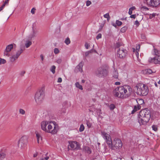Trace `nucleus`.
Listing matches in <instances>:
<instances>
[{
    "label": "nucleus",
    "mask_w": 160,
    "mask_h": 160,
    "mask_svg": "<svg viewBox=\"0 0 160 160\" xmlns=\"http://www.w3.org/2000/svg\"><path fill=\"white\" fill-rule=\"evenodd\" d=\"M132 92V88L128 85L120 86L116 88L113 91L115 97L120 98H126L130 96Z\"/></svg>",
    "instance_id": "1"
},
{
    "label": "nucleus",
    "mask_w": 160,
    "mask_h": 160,
    "mask_svg": "<svg viewBox=\"0 0 160 160\" xmlns=\"http://www.w3.org/2000/svg\"><path fill=\"white\" fill-rule=\"evenodd\" d=\"M101 134L109 147L112 148H113L114 147L116 149H119L122 146V142L120 139L116 138L112 141L109 134L105 132H102Z\"/></svg>",
    "instance_id": "2"
},
{
    "label": "nucleus",
    "mask_w": 160,
    "mask_h": 160,
    "mask_svg": "<svg viewBox=\"0 0 160 160\" xmlns=\"http://www.w3.org/2000/svg\"><path fill=\"white\" fill-rule=\"evenodd\" d=\"M151 118L150 111L147 109L142 110L139 112L138 118L140 125H145Z\"/></svg>",
    "instance_id": "3"
},
{
    "label": "nucleus",
    "mask_w": 160,
    "mask_h": 160,
    "mask_svg": "<svg viewBox=\"0 0 160 160\" xmlns=\"http://www.w3.org/2000/svg\"><path fill=\"white\" fill-rule=\"evenodd\" d=\"M45 88L42 87L37 91L35 95V99L36 103L40 104L42 102L45 96Z\"/></svg>",
    "instance_id": "4"
},
{
    "label": "nucleus",
    "mask_w": 160,
    "mask_h": 160,
    "mask_svg": "<svg viewBox=\"0 0 160 160\" xmlns=\"http://www.w3.org/2000/svg\"><path fill=\"white\" fill-rule=\"evenodd\" d=\"M137 94L139 95L146 96L148 92V87L146 85L142 83L138 84L137 86Z\"/></svg>",
    "instance_id": "5"
},
{
    "label": "nucleus",
    "mask_w": 160,
    "mask_h": 160,
    "mask_svg": "<svg viewBox=\"0 0 160 160\" xmlns=\"http://www.w3.org/2000/svg\"><path fill=\"white\" fill-rule=\"evenodd\" d=\"M58 127V125L56 122L54 121H49V123L47 126V130L46 132L55 134L57 133Z\"/></svg>",
    "instance_id": "6"
},
{
    "label": "nucleus",
    "mask_w": 160,
    "mask_h": 160,
    "mask_svg": "<svg viewBox=\"0 0 160 160\" xmlns=\"http://www.w3.org/2000/svg\"><path fill=\"white\" fill-rule=\"evenodd\" d=\"M29 137L24 135L18 141V144L21 149H25L27 147L28 141Z\"/></svg>",
    "instance_id": "7"
},
{
    "label": "nucleus",
    "mask_w": 160,
    "mask_h": 160,
    "mask_svg": "<svg viewBox=\"0 0 160 160\" xmlns=\"http://www.w3.org/2000/svg\"><path fill=\"white\" fill-rule=\"evenodd\" d=\"M108 73V71L107 69L102 67L99 68L95 72L96 75L99 77L106 76Z\"/></svg>",
    "instance_id": "8"
},
{
    "label": "nucleus",
    "mask_w": 160,
    "mask_h": 160,
    "mask_svg": "<svg viewBox=\"0 0 160 160\" xmlns=\"http://www.w3.org/2000/svg\"><path fill=\"white\" fill-rule=\"evenodd\" d=\"M24 50V48H21L20 49L18 50L15 53L12 54L10 57V61L13 62L17 60Z\"/></svg>",
    "instance_id": "9"
},
{
    "label": "nucleus",
    "mask_w": 160,
    "mask_h": 160,
    "mask_svg": "<svg viewBox=\"0 0 160 160\" xmlns=\"http://www.w3.org/2000/svg\"><path fill=\"white\" fill-rule=\"evenodd\" d=\"M148 6L156 8L160 5V0H146Z\"/></svg>",
    "instance_id": "10"
},
{
    "label": "nucleus",
    "mask_w": 160,
    "mask_h": 160,
    "mask_svg": "<svg viewBox=\"0 0 160 160\" xmlns=\"http://www.w3.org/2000/svg\"><path fill=\"white\" fill-rule=\"evenodd\" d=\"M149 62L155 64H159L160 63V55H156L152 58L150 57L148 59Z\"/></svg>",
    "instance_id": "11"
},
{
    "label": "nucleus",
    "mask_w": 160,
    "mask_h": 160,
    "mask_svg": "<svg viewBox=\"0 0 160 160\" xmlns=\"http://www.w3.org/2000/svg\"><path fill=\"white\" fill-rule=\"evenodd\" d=\"M127 54V51L123 48L119 49L117 51L118 57L120 58H123L126 56Z\"/></svg>",
    "instance_id": "12"
},
{
    "label": "nucleus",
    "mask_w": 160,
    "mask_h": 160,
    "mask_svg": "<svg viewBox=\"0 0 160 160\" xmlns=\"http://www.w3.org/2000/svg\"><path fill=\"white\" fill-rule=\"evenodd\" d=\"M49 123V121L45 120L42 122L41 123V129L45 132L47 130V127Z\"/></svg>",
    "instance_id": "13"
},
{
    "label": "nucleus",
    "mask_w": 160,
    "mask_h": 160,
    "mask_svg": "<svg viewBox=\"0 0 160 160\" xmlns=\"http://www.w3.org/2000/svg\"><path fill=\"white\" fill-rule=\"evenodd\" d=\"M69 144L71 148L74 149L78 150L80 148L79 143L75 141L69 142Z\"/></svg>",
    "instance_id": "14"
},
{
    "label": "nucleus",
    "mask_w": 160,
    "mask_h": 160,
    "mask_svg": "<svg viewBox=\"0 0 160 160\" xmlns=\"http://www.w3.org/2000/svg\"><path fill=\"white\" fill-rule=\"evenodd\" d=\"M83 65V62H81L78 65H77L75 68V71L76 72H82V67Z\"/></svg>",
    "instance_id": "15"
},
{
    "label": "nucleus",
    "mask_w": 160,
    "mask_h": 160,
    "mask_svg": "<svg viewBox=\"0 0 160 160\" xmlns=\"http://www.w3.org/2000/svg\"><path fill=\"white\" fill-rule=\"evenodd\" d=\"M38 32L37 30L34 27H32V32L29 36V38L32 39L36 36L37 33Z\"/></svg>",
    "instance_id": "16"
},
{
    "label": "nucleus",
    "mask_w": 160,
    "mask_h": 160,
    "mask_svg": "<svg viewBox=\"0 0 160 160\" xmlns=\"http://www.w3.org/2000/svg\"><path fill=\"white\" fill-rule=\"evenodd\" d=\"M6 156V152L5 149H2L0 151V160L4 159Z\"/></svg>",
    "instance_id": "17"
},
{
    "label": "nucleus",
    "mask_w": 160,
    "mask_h": 160,
    "mask_svg": "<svg viewBox=\"0 0 160 160\" xmlns=\"http://www.w3.org/2000/svg\"><path fill=\"white\" fill-rule=\"evenodd\" d=\"M83 150L88 154H90L92 153V150L91 148L88 146H85L83 147Z\"/></svg>",
    "instance_id": "18"
},
{
    "label": "nucleus",
    "mask_w": 160,
    "mask_h": 160,
    "mask_svg": "<svg viewBox=\"0 0 160 160\" xmlns=\"http://www.w3.org/2000/svg\"><path fill=\"white\" fill-rule=\"evenodd\" d=\"M112 77L115 79H118V73L117 69L114 68V70L112 72Z\"/></svg>",
    "instance_id": "19"
},
{
    "label": "nucleus",
    "mask_w": 160,
    "mask_h": 160,
    "mask_svg": "<svg viewBox=\"0 0 160 160\" xmlns=\"http://www.w3.org/2000/svg\"><path fill=\"white\" fill-rule=\"evenodd\" d=\"M97 105H98L96 104L92 105L90 106L89 109V111L91 112H94L96 111V110L97 108Z\"/></svg>",
    "instance_id": "20"
},
{
    "label": "nucleus",
    "mask_w": 160,
    "mask_h": 160,
    "mask_svg": "<svg viewBox=\"0 0 160 160\" xmlns=\"http://www.w3.org/2000/svg\"><path fill=\"white\" fill-rule=\"evenodd\" d=\"M141 107L140 105H138L137 106H134V109L132 112V113H133L135 112H136L137 110L140 109L141 108Z\"/></svg>",
    "instance_id": "21"
},
{
    "label": "nucleus",
    "mask_w": 160,
    "mask_h": 160,
    "mask_svg": "<svg viewBox=\"0 0 160 160\" xmlns=\"http://www.w3.org/2000/svg\"><path fill=\"white\" fill-rule=\"evenodd\" d=\"M13 47V45L12 44H10L7 46L6 50L8 52H10L11 50L12 49Z\"/></svg>",
    "instance_id": "22"
},
{
    "label": "nucleus",
    "mask_w": 160,
    "mask_h": 160,
    "mask_svg": "<svg viewBox=\"0 0 160 160\" xmlns=\"http://www.w3.org/2000/svg\"><path fill=\"white\" fill-rule=\"evenodd\" d=\"M95 113V114L97 115H100L101 113V110L100 108H97L96 110V111L94 112Z\"/></svg>",
    "instance_id": "23"
},
{
    "label": "nucleus",
    "mask_w": 160,
    "mask_h": 160,
    "mask_svg": "<svg viewBox=\"0 0 160 160\" xmlns=\"http://www.w3.org/2000/svg\"><path fill=\"white\" fill-rule=\"evenodd\" d=\"M75 85L77 88H78L79 89L81 90H82L83 88L82 86L80 84L79 82H76L75 83Z\"/></svg>",
    "instance_id": "24"
},
{
    "label": "nucleus",
    "mask_w": 160,
    "mask_h": 160,
    "mask_svg": "<svg viewBox=\"0 0 160 160\" xmlns=\"http://www.w3.org/2000/svg\"><path fill=\"white\" fill-rule=\"evenodd\" d=\"M48 154V153H47L45 155V157H44V156H43L42 157L40 158V160H48L49 158V157L47 155Z\"/></svg>",
    "instance_id": "25"
},
{
    "label": "nucleus",
    "mask_w": 160,
    "mask_h": 160,
    "mask_svg": "<svg viewBox=\"0 0 160 160\" xmlns=\"http://www.w3.org/2000/svg\"><path fill=\"white\" fill-rule=\"evenodd\" d=\"M32 42L31 41H27L26 42L25 46L26 48L29 47L32 44Z\"/></svg>",
    "instance_id": "26"
},
{
    "label": "nucleus",
    "mask_w": 160,
    "mask_h": 160,
    "mask_svg": "<svg viewBox=\"0 0 160 160\" xmlns=\"http://www.w3.org/2000/svg\"><path fill=\"white\" fill-rule=\"evenodd\" d=\"M135 9L136 8L134 6H133L132 7L130 8L129 9L128 14L130 15H131L132 13V11Z\"/></svg>",
    "instance_id": "27"
},
{
    "label": "nucleus",
    "mask_w": 160,
    "mask_h": 160,
    "mask_svg": "<svg viewBox=\"0 0 160 160\" xmlns=\"http://www.w3.org/2000/svg\"><path fill=\"white\" fill-rule=\"evenodd\" d=\"M159 51H158L157 49L154 48L153 49V53L155 56L156 55H159Z\"/></svg>",
    "instance_id": "28"
},
{
    "label": "nucleus",
    "mask_w": 160,
    "mask_h": 160,
    "mask_svg": "<svg viewBox=\"0 0 160 160\" xmlns=\"http://www.w3.org/2000/svg\"><path fill=\"white\" fill-rule=\"evenodd\" d=\"M36 136L37 139V142L38 143H39L40 139V138L41 139V136L39 133H37L36 134Z\"/></svg>",
    "instance_id": "29"
},
{
    "label": "nucleus",
    "mask_w": 160,
    "mask_h": 160,
    "mask_svg": "<svg viewBox=\"0 0 160 160\" xmlns=\"http://www.w3.org/2000/svg\"><path fill=\"white\" fill-rule=\"evenodd\" d=\"M19 111V113L22 115L25 114L26 113L25 111L22 108H20Z\"/></svg>",
    "instance_id": "30"
},
{
    "label": "nucleus",
    "mask_w": 160,
    "mask_h": 160,
    "mask_svg": "<svg viewBox=\"0 0 160 160\" xmlns=\"http://www.w3.org/2000/svg\"><path fill=\"white\" fill-rule=\"evenodd\" d=\"M55 69L56 67L54 65L52 66L50 69V71L53 74H54L55 72Z\"/></svg>",
    "instance_id": "31"
},
{
    "label": "nucleus",
    "mask_w": 160,
    "mask_h": 160,
    "mask_svg": "<svg viewBox=\"0 0 160 160\" xmlns=\"http://www.w3.org/2000/svg\"><path fill=\"white\" fill-rule=\"evenodd\" d=\"M6 62V61L5 59L0 58V65L4 64Z\"/></svg>",
    "instance_id": "32"
},
{
    "label": "nucleus",
    "mask_w": 160,
    "mask_h": 160,
    "mask_svg": "<svg viewBox=\"0 0 160 160\" xmlns=\"http://www.w3.org/2000/svg\"><path fill=\"white\" fill-rule=\"evenodd\" d=\"M144 71L148 74H150L152 72V71L151 70L149 69H146Z\"/></svg>",
    "instance_id": "33"
},
{
    "label": "nucleus",
    "mask_w": 160,
    "mask_h": 160,
    "mask_svg": "<svg viewBox=\"0 0 160 160\" xmlns=\"http://www.w3.org/2000/svg\"><path fill=\"white\" fill-rule=\"evenodd\" d=\"M127 29V27H124L121 28L120 31L121 32L124 33L126 32Z\"/></svg>",
    "instance_id": "34"
},
{
    "label": "nucleus",
    "mask_w": 160,
    "mask_h": 160,
    "mask_svg": "<svg viewBox=\"0 0 160 160\" xmlns=\"http://www.w3.org/2000/svg\"><path fill=\"white\" fill-rule=\"evenodd\" d=\"M70 39L67 38L65 40L64 42L67 45H68L70 43Z\"/></svg>",
    "instance_id": "35"
},
{
    "label": "nucleus",
    "mask_w": 160,
    "mask_h": 160,
    "mask_svg": "<svg viewBox=\"0 0 160 160\" xmlns=\"http://www.w3.org/2000/svg\"><path fill=\"white\" fill-rule=\"evenodd\" d=\"M157 15L156 13H153L152 14H150L149 15V18L150 19H152L154 17H155L156 16H157Z\"/></svg>",
    "instance_id": "36"
},
{
    "label": "nucleus",
    "mask_w": 160,
    "mask_h": 160,
    "mask_svg": "<svg viewBox=\"0 0 160 160\" xmlns=\"http://www.w3.org/2000/svg\"><path fill=\"white\" fill-rule=\"evenodd\" d=\"M84 129V127L83 124L81 125L80 127L79 128V131L80 132H81L83 131Z\"/></svg>",
    "instance_id": "37"
},
{
    "label": "nucleus",
    "mask_w": 160,
    "mask_h": 160,
    "mask_svg": "<svg viewBox=\"0 0 160 160\" xmlns=\"http://www.w3.org/2000/svg\"><path fill=\"white\" fill-rule=\"evenodd\" d=\"M104 18H107L108 20H109L110 19V17L108 13H106L103 16Z\"/></svg>",
    "instance_id": "38"
},
{
    "label": "nucleus",
    "mask_w": 160,
    "mask_h": 160,
    "mask_svg": "<svg viewBox=\"0 0 160 160\" xmlns=\"http://www.w3.org/2000/svg\"><path fill=\"white\" fill-rule=\"evenodd\" d=\"M109 108L111 110H113L115 108V106L114 104H111L109 105Z\"/></svg>",
    "instance_id": "39"
},
{
    "label": "nucleus",
    "mask_w": 160,
    "mask_h": 160,
    "mask_svg": "<svg viewBox=\"0 0 160 160\" xmlns=\"http://www.w3.org/2000/svg\"><path fill=\"white\" fill-rule=\"evenodd\" d=\"M59 50L57 48H55L54 49V52L55 54H57L59 52Z\"/></svg>",
    "instance_id": "40"
},
{
    "label": "nucleus",
    "mask_w": 160,
    "mask_h": 160,
    "mask_svg": "<svg viewBox=\"0 0 160 160\" xmlns=\"http://www.w3.org/2000/svg\"><path fill=\"white\" fill-rule=\"evenodd\" d=\"M140 48V45H138L137 46H136V51H137V52L138 53V56H137V53H136V55L137 56L138 58V51H139V49Z\"/></svg>",
    "instance_id": "41"
},
{
    "label": "nucleus",
    "mask_w": 160,
    "mask_h": 160,
    "mask_svg": "<svg viewBox=\"0 0 160 160\" xmlns=\"http://www.w3.org/2000/svg\"><path fill=\"white\" fill-rule=\"evenodd\" d=\"M62 60L61 58H59L57 59L56 62L58 64H60L62 62Z\"/></svg>",
    "instance_id": "42"
},
{
    "label": "nucleus",
    "mask_w": 160,
    "mask_h": 160,
    "mask_svg": "<svg viewBox=\"0 0 160 160\" xmlns=\"http://www.w3.org/2000/svg\"><path fill=\"white\" fill-rule=\"evenodd\" d=\"M116 23L117 25L118 26H120L122 24V22L119 20H117L116 22Z\"/></svg>",
    "instance_id": "43"
},
{
    "label": "nucleus",
    "mask_w": 160,
    "mask_h": 160,
    "mask_svg": "<svg viewBox=\"0 0 160 160\" xmlns=\"http://www.w3.org/2000/svg\"><path fill=\"white\" fill-rule=\"evenodd\" d=\"M36 10V8H33L31 11V13H32V14H34Z\"/></svg>",
    "instance_id": "44"
},
{
    "label": "nucleus",
    "mask_w": 160,
    "mask_h": 160,
    "mask_svg": "<svg viewBox=\"0 0 160 160\" xmlns=\"http://www.w3.org/2000/svg\"><path fill=\"white\" fill-rule=\"evenodd\" d=\"M9 52H8L6 50V51H5L4 53V55L9 57L10 56Z\"/></svg>",
    "instance_id": "45"
},
{
    "label": "nucleus",
    "mask_w": 160,
    "mask_h": 160,
    "mask_svg": "<svg viewBox=\"0 0 160 160\" xmlns=\"http://www.w3.org/2000/svg\"><path fill=\"white\" fill-rule=\"evenodd\" d=\"M152 130L155 131H157L158 130L157 127L156 126L154 125H153L152 126Z\"/></svg>",
    "instance_id": "46"
},
{
    "label": "nucleus",
    "mask_w": 160,
    "mask_h": 160,
    "mask_svg": "<svg viewBox=\"0 0 160 160\" xmlns=\"http://www.w3.org/2000/svg\"><path fill=\"white\" fill-rule=\"evenodd\" d=\"M102 38V34L101 33L98 34L96 37V39H98Z\"/></svg>",
    "instance_id": "47"
},
{
    "label": "nucleus",
    "mask_w": 160,
    "mask_h": 160,
    "mask_svg": "<svg viewBox=\"0 0 160 160\" xmlns=\"http://www.w3.org/2000/svg\"><path fill=\"white\" fill-rule=\"evenodd\" d=\"M92 52V50L89 51L87 52H86L85 53V55L86 57L90 53H91Z\"/></svg>",
    "instance_id": "48"
},
{
    "label": "nucleus",
    "mask_w": 160,
    "mask_h": 160,
    "mask_svg": "<svg viewBox=\"0 0 160 160\" xmlns=\"http://www.w3.org/2000/svg\"><path fill=\"white\" fill-rule=\"evenodd\" d=\"M91 2L90 1L88 0L86 2V5L87 6H88L91 4Z\"/></svg>",
    "instance_id": "49"
},
{
    "label": "nucleus",
    "mask_w": 160,
    "mask_h": 160,
    "mask_svg": "<svg viewBox=\"0 0 160 160\" xmlns=\"http://www.w3.org/2000/svg\"><path fill=\"white\" fill-rule=\"evenodd\" d=\"M85 46L87 49H88L90 47V45L87 42H86L85 44Z\"/></svg>",
    "instance_id": "50"
},
{
    "label": "nucleus",
    "mask_w": 160,
    "mask_h": 160,
    "mask_svg": "<svg viewBox=\"0 0 160 160\" xmlns=\"http://www.w3.org/2000/svg\"><path fill=\"white\" fill-rule=\"evenodd\" d=\"M87 126L89 128H90L91 127L92 124L89 122H87Z\"/></svg>",
    "instance_id": "51"
},
{
    "label": "nucleus",
    "mask_w": 160,
    "mask_h": 160,
    "mask_svg": "<svg viewBox=\"0 0 160 160\" xmlns=\"http://www.w3.org/2000/svg\"><path fill=\"white\" fill-rule=\"evenodd\" d=\"M25 73V72L24 71H22L20 72V74L21 76H23Z\"/></svg>",
    "instance_id": "52"
},
{
    "label": "nucleus",
    "mask_w": 160,
    "mask_h": 160,
    "mask_svg": "<svg viewBox=\"0 0 160 160\" xmlns=\"http://www.w3.org/2000/svg\"><path fill=\"white\" fill-rule=\"evenodd\" d=\"M5 5L4 4H3L2 6L0 7V12L2 10L3 8L5 7Z\"/></svg>",
    "instance_id": "53"
},
{
    "label": "nucleus",
    "mask_w": 160,
    "mask_h": 160,
    "mask_svg": "<svg viewBox=\"0 0 160 160\" xmlns=\"http://www.w3.org/2000/svg\"><path fill=\"white\" fill-rule=\"evenodd\" d=\"M130 18H135L136 17V14L131 15Z\"/></svg>",
    "instance_id": "54"
},
{
    "label": "nucleus",
    "mask_w": 160,
    "mask_h": 160,
    "mask_svg": "<svg viewBox=\"0 0 160 160\" xmlns=\"http://www.w3.org/2000/svg\"><path fill=\"white\" fill-rule=\"evenodd\" d=\"M58 82H62V79L61 78H59L58 80Z\"/></svg>",
    "instance_id": "55"
},
{
    "label": "nucleus",
    "mask_w": 160,
    "mask_h": 160,
    "mask_svg": "<svg viewBox=\"0 0 160 160\" xmlns=\"http://www.w3.org/2000/svg\"><path fill=\"white\" fill-rule=\"evenodd\" d=\"M40 57L41 58V60L43 61L44 60V57L42 54H41L40 55Z\"/></svg>",
    "instance_id": "56"
},
{
    "label": "nucleus",
    "mask_w": 160,
    "mask_h": 160,
    "mask_svg": "<svg viewBox=\"0 0 160 160\" xmlns=\"http://www.w3.org/2000/svg\"><path fill=\"white\" fill-rule=\"evenodd\" d=\"M134 24L137 26H138L139 24V22L138 20H136V21H135Z\"/></svg>",
    "instance_id": "57"
},
{
    "label": "nucleus",
    "mask_w": 160,
    "mask_h": 160,
    "mask_svg": "<svg viewBox=\"0 0 160 160\" xmlns=\"http://www.w3.org/2000/svg\"><path fill=\"white\" fill-rule=\"evenodd\" d=\"M121 46V44L119 42H118L116 44V47H117V48H118L120 46Z\"/></svg>",
    "instance_id": "58"
},
{
    "label": "nucleus",
    "mask_w": 160,
    "mask_h": 160,
    "mask_svg": "<svg viewBox=\"0 0 160 160\" xmlns=\"http://www.w3.org/2000/svg\"><path fill=\"white\" fill-rule=\"evenodd\" d=\"M121 84V83L119 82H115V85H120Z\"/></svg>",
    "instance_id": "59"
},
{
    "label": "nucleus",
    "mask_w": 160,
    "mask_h": 160,
    "mask_svg": "<svg viewBox=\"0 0 160 160\" xmlns=\"http://www.w3.org/2000/svg\"><path fill=\"white\" fill-rule=\"evenodd\" d=\"M9 0H5V1L4 2V5H5V4H7V3H8V2H9Z\"/></svg>",
    "instance_id": "60"
},
{
    "label": "nucleus",
    "mask_w": 160,
    "mask_h": 160,
    "mask_svg": "<svg viewBox=\"0 0 160 160\" xmlns=\"http://www.w3.org/2000/svg\"><path fill=\"white\" fill-rule=\"evenodd\" d=\"M139 101L141 102H142V103H141L140 104H142V103H144V101L142 99H139Z\"/></svg>",
    "instance_id": "61"
},
{
    "label": "nucleus",
    "mask_w": 160,
    "mask_h": 160,
    "mask_svg": "<svg viewBox=\"0 0 160 160\" xmlns=\"http://www.w3.org/2000/svg\"><path fill=\"white\" fill-rule=\"evenodd\" d=\"M38 154L37 153H36L34 154L33 155V157H36L37 156Z\"/></svg>",
    "instance_id": "62"
},
{
    "label": "nucleus",
    "mask_w": 160,
    "mask_h": 160,
    "mask_svg": "<svg viewBox=\"0 0 160 160\" xmlns=\"http://www.w3.org/2000/svg\"><path fill=\"white\" fill-rule=\"evenodd\" d=\"M85 82V80H82V82L83 83H84Z\"/></svg>",
    "instance_id": "63"
},
{
    "label": "nucleus",
    "mask_w": 160,
    "mask_h": 160,
    "mask_svg": "<svg viewBox=\"0 0 160 160\" xmlns=\"http://www.w3.org/2000/svg\"><path fill=\"white\" fill-rule=\"evenodd\" d=\"M113 26H114V27H115L116 28L117 27V25L115 24H113Z\"/></svg>",
    "instance_id": "64"
}]
</instances>
